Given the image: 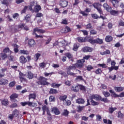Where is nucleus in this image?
Returning <instances> with one entry per match:
<instances>
[{
	"instance_id": "obj_32",
	"label": "nucleus",
	"mask_w": 124,
	"mask_h": 124,
	"mask_svg": "<svg viewBox=\"0 0 124 124\" xmlns=\"http://www.w3.org/2000/svg\"><path fill=\"white\" fill-rule=\"evenodd\" d=\"M110 13L111 15H113L114 16L116 15H118V13H119V11H115V10H112L110 11Z\"/></svg>"
},
{
	"instance_id": "obj_9",
	"label": "nucleus",
	"mask_w": 124,
	"mask_h": 124,
	"mask_svg": "<svg viewBox=\"0 0 124 124\" xmlns=\"http://www.w3.org/2000/svg\"><path fill=\"white\" fill-rule=\"evenodd\" d=\"M27 62V58H26V57H25V56H21L19 57V62H20V63L24 64L26 63V62Z\"/></svg>"
},
{
	"instance_id": "obj_26",
	"label": "nucleus",
	"mask_w": 124,
	"mask_h": 124,
	"mask_svg": "<svg viewBox=\"0 0 124 124\" xmlns=\"http://www.w3.org/2000/svg\"><path fill=\"white\" fill-rule=\"evenodd\" d=\"M25 77H26V75H24V74L21 72L19 73V78L21 82L25 80Z\"/></svg>"
},
{
	"instance_id": "obj_13",
	"label": "nucleus",
	"mask_w": 124,
	"mask_h": 124,
	"mask_svg": "<svg viewBox=\"0 0 124 124\" xmlns=\"http://www.w3.org/2000/svg\"><path fill=\"white\" fill-rule=\"evenodd\" d=\"M91 16L93 19H98V18H101L103 20H105V19H106V17L103 16H101L100 17L98 16L96 14H91Z\"/></svg>"
},
{
	"instance_id": "obj_42",
	"label": "nucleus",
	"mask_w": 124,
	"mask_h": 124,
	"mask_svg": "<svg viewBox=\"0 0 124 124\" xmlns=\"http://www.w3.org/2000/svg\"><path fill=\"white\" fill-rule=\"evenodd\" d=\"M24 27H25V24H20L17 26L18 31H21V30H22V29L24 28Z\"/></svg>"
},
{
	"instance_id": "obj_23",
	"label": "nucleus",
	"mask_w": 124,
	"mask_h": 124,
	"mask_svg": "<svg viewBox=\"0 0 124 124\" xmlns=\"http://www.w3.org/2000/svg\"><path fill=\"white\" fill-rule=\"evenodd\" d=\"M114 90L116 92H123L124 90V88L122 87H115Z\"/></svg>"
},
{
	"instance_id": "obj_38",
	"label": "nucleus",
	"mask_w": 124,
	"mask_h": 124,
	"mask_svg": "<svg viewBox=\"0 0 124 124\" xmlns=\"http://www.w3.org/2000/svg\"><path fill=\"white\" fill-rule=\"evenodd\" d=\"M13 18H14V19L16 20L19 19V14L18 13L14 14L13 15Z\"/></svg>"
},
{
	"instance_id": "obj_58",
	"label": "nucleus",
	"mask_w": 124,
	"mask_h": 124,
	"mask_svg": "<svg viewBox=\"0 0 124 124\" xmlns=\"http://www.w3.org/2000/svg\"><path fill=\"white\" fill-rule=\"evenodd\" d=\"M77 80H78L79 81H84V78L81 76H79L77 77Z\"/></svg>"
},
{
	"instance_id": "obj_22",
	"label": "nucleus",
	"mask_w": 124,
	"mask_h": 124,
	"mask_svg": "<svg viewBox=\"0 0 124 124\" xmlns=\"http://www.w3.org/2000/svg\"><path fill=\"white\" fill-rule=\"evenodd\" d=\"M46 65H47V62H44L39 64V68H45Z\"/></svg>"
},
{
	"instance_id": "obj_20",
	"label": "nucleus",
	"mask_w": 124,
	"mask_h": 124,
	"mask_svg": "<svg viewBox=\"0 0 124 124\" xmlns=\"http://www.w3.org/2000/svg\"><path fill=\"white\" fill-rule=\"evenodd\" d=\"M113 40V37L110 35H108L106 36L105 41L106 42H111Z\"/></svg>"
},
{
	"instance_id": "obj_28",
	"label": "nucleus",
	"mask_w": 124,
	"mask_h": 124,
	"mask_svg": "<svg viewBox=\"0 0 124 124\" xmlns=\"http://www.w3.org/2000/svg\"><path fill=\"white\" fill-rule=\"evenodd\" d=\"M13 115H14V117H15L16 118L18 117V116H19V111L17 109H15L13 111Z\"/></svg>"
},
{
	"instance_id": "obj_62",
	"label": "nucleus",
	"mask_w": 124,
	"mask_h": 124,
	"mask_svg": "<svg viewBox=\"0 0 124 124\" xmlns=\"http://www.w3.org/2000/svg\"><path fill=\"white\" fill-rule=\"evenodd\" d=\"M66 56L67 58H68V59H72V55L69 53H66Z\"/></svg>"
},
{
	"instance_id": "obj_21",
	"label": "nucleus",
	"mask_w": 124,
	"mask_h": 124,
	"mask_svg": "<svg viewBox=\"0 0 124 124\" xmlns=\"http://www.w3.org/2000/svg\"><path fill=\"white\" fill-rule=\"evenodd\" d=\"M1 103L2 105H4V106H7V105H8V100L6 99L1 100Z\"/></svg>"
},
{
	"instance_id": "obj_40",
	"label": "nucleus",
	"mask_w": 124,
	"mask_h": 124,
	"mask_svg": "<svg viewBox=\"0 0 124 124\" xmlns=\"http://www.w3.org/2000/svg\"><path fill=\"white\" fill-rule=\"evenodd\" d=\"M66 98H67V96H66L65 95H61L59 97V99L60 100H62V101H64V100H65V99H66Z\"/></svg>"
},
{
	"instance_id": "obj_44",
	"label": "nucleus",
	"mask_w": 124,
	"mask_h": 124,
	"mask_svg": "<svg viewBox=\"0 0 124 124\" xmlns=\"http://www.w3.org/2000/svg\"><path fill=\"white\" fill-rule=\"evenodd\" d=\"M78 48H79V44H75L73 48L74 51H77L78 50Z\"/></svg>"
},
{
	"instance_id": "obj_51",
	"label": "nucleus",
	"mask_w": 124,
	"mask_h": 124,
	"mask_svg": "<svg viewBox=\"0 0 124 124\" xmlns=\"http://www.w3.org/2000/svg\"><path fill=\"white\" fill-rule=\"evenodd\" d=\"M1 58L2 60H5L7 58V55L5 53H1Z\"/></svg>"
},
{
	"instance_id": "obj_2",
	"label": "nucleus",
	"mask_w": 124,
	"mask_h": 124,
	"mask_svg": "<svg viewBox=\"0 0 124 124\" xmlns=\"http://www.w3.org/2000/svg\"><path fill=\"white\" fill-rule=\"evenodd\" d=\"M22 106H26V105H28V106H32V107H35L37 105L36 103H32L31 102L27 101L20 103Z\"/></svg>"
},
{
	"instance_id": "obj_63",
	"label": "nucleus",
	"mask_w": 124,
	"mask_h": 124,
	"mask_svg": "<svg viewBox=\"0 0 124 124\" xmlns=\"http://www.w3.org/2000/svg\"><path fill=\"white\" fill-rule=\"evenodd\" d=\"M56 100V99L55 98V97L53 96H50L49 97V101L52 102V101H55Z\"/></svg>"
},
{
	"instance_id": "obj_41",
	"label": "nucleus",
	"mask_w": 124,
	"mask_h": 124,
	"mask_svg": "<svg viewBox=\"0 0 124 124\" xmlns=\"http://www.w3.org/2000/svg\"><path fill=\"white\" fill-rule=\"evenodd\" d=\"M49 93L52 94L58 93V90L51 88L50 90Z\"/></svg>"
},
{
	"instance_id": "obj_3",
	"label": "nucleus",
	"mask_w": 124,
	"mask_h": 124,
	"mask_svg": "<svg viewBox=\"0 0 124 124\" xmlns=\"http://www.w3.org/2000/svg\"><path fill=\"white\" fill-rule=\"evenodd\" d=\"M90 43L91 44H94L95 43H98L99 44H102L103 43V40L102 39H100L99 38H97L96 39L93 40V39H90L88 40Z\"/></svg>"
},
{
	"instance_id": "obj_61",
	"label": "nucleus",
	"mask_w": 124,
	"mask_h": 124,
	"mask_svg": "<svg viewBox=\"0 0 124 124\" xmlns=\"http://www.w3.org/2000/svg\"><path fill=\"white\" fill-rule=\"evenodd\" d=\"M65 104L67 105V106H68L71 104V102L70 101V100H67L65 101Z\"/></svg>"
},
{
	"instance_id": "obj_53",
	"label": "nucleus",
	"mask_w": 124,
	"mask_h": 124,
	"mask_svg": "<svg viewBox=\"0 0 124 124\" xmlns=\"http://www.w3.org/2000/svg\"><path fill=\"white\" fill-rule=\"evenodd\" d=\"M95 73H96V74H101V73H102V70L100 68H98L95 70Z\"/></svg>"
},
{
	"instance_id": "obj_29",
	"label": "nucleus",
	"mask_w": 124,
	"mask_h": 124,
	"mask_svg": "<svg viewBox=\"0 0 124 124\" xmlns=\"http://www.w3.org/2000/svg\"><path fill=\"white\" fill-rule=\"evenodd\" d=\"M35 4H36V2L35 1H31L30 3V6H29L30 10H32V7H33Z\"/></svg>"
},
{
	"instance_id": "obj_46",
	"label": "nucleus",
	"mask_w": 124,
	"mask_h": 124,
	"mask_svg": "<svg viewBox=\"0 0 124 124\" xmlns=\"http://www.w3.org/2000/svg\"><path fill=\"white\" fill-rule=\"evenodd\" d=\"M103 94L104 95L105 97H109L110 96V93L108 92H103Z\"/></svg>"
},
{
	"instance_id": "obj_34",
	"label": "nucleus",
	"mask_w": 124,
	"mask_h": 124,
	"mask_svg": "<svg viewBox=\"0 0 124 124\" xmlns=\"http://www.w3.org/2000/svg\"><path fill=\"white\" fill-rule=\"evenodd\" d=\"M42 109L43 111V115H45V112H46V111H47L49 109V108H48V107L46 106H44L42 107Z\"/></svg>"
},
{
	"instance_id": "obj_52",
	"label": "nucleus",
	"mask_w": 124,
	"mask_h": 124,
	"mask_svg": "<svg viewBox=\"0 0 124 124\" xmlns=\"http://www.w3.org/2000/svg\"><path fill=\"white\" fill-rule=\"evenodd\" d=\"M98 66H100L102 68H106L107 67V65L106 64H98Z\"/></svg>"
},
{
	"instance_id": "obj_30",
	"label": "nucleus",
	"mask_w": 124,
	"mask_h": 124,
	"mask_svg": "<svg viewBox=\"0 0 124 124\" xmlns=\"http://www.w3.org/2000/svg\"><path fill=\"white\" fill-rule=\"evenodd\" d=\"M13 47H14V51L16 53H18V51L19 50L18 49V48H19V46L17 45L16 44H13Z\"/></svg>"
},
{
	"instance_id": "obj_56",
	"label": "nucleus",
	"mask_w": 124,
	"mask_h": 124,
	"mask_svg": "<svg viewBox=\"0 0 124 124\" xmlns=\"http://www.w3.org/2000/svg\"><path fill=\"white\" fill-rule=\"evenodd\" d=\"M64 28L65 31V32H68L71 31V30L70 29V28H69V27L66 26L65 28Z\"/></svg>"
},
{
	"instance_id": "obj_47",
	"label": "nucleus",
	"mask_w": 124,
	"mask_h": 124,
	"mask_svg": "<svg viewBox=\"0 0 124 124\" xmlns=\"http://www.w3.org/2000/svg\"><path fill=\"white\" fill-rule=\"evenodd\" d=\"M84 108H85V107H81V106L78 107V108H77L78 112H81V111H83V110H84Z\"/></svg>"
},
{
	"instance_id": "obj_16",
	"label": "nucleus",
	"mask_w": 124,
	"mask_h": 124,
	"mask_svg": "<svg viewBox=\"0 0 124 124\" xmlns=\"http://www.w3.org/2000/svg\"><path fill=\"white\" fill-rule=\"evenodd\" d=\"M76 102L78 104H84L85 103V100L82 98H79L76 100Z\"/></svg>"
},
{
	"instance_id": "obj_12",
	"label": "nucleus",
	"mask_w": 124,
	"mask_h": 124,
	"mask_svg": "<svg viewBox=\"0 0 124 124\" xmlns=\"http://www.w3.org/2000/svg\"><path fill=\"white\" fill-rule=\"evenodd\" d=\"M25 76L28 78V79H32V78H33V74L31 71H28L26 73Z\"/></svg>"
},
{
	"instance_id": "obj_60",
	"label": "nucleus",
	"mask_w": 124,
	"mask_h": 124,
	"mask_svg": "<svg viewBox=\"0 0 124 124\" xmlns=\"http://www.w3.org/2000/svg\"><path fill=\"white\" fill-rule=\"evenodd\" d=\"M93 68V67L91 65H89L87 66V69L88 71L92 70Z\"/></svg>"
},
{
	"instance_id": "obj_19",
	"label": "nucleus",
	"mask_w": 124,
	"mask_h": 124,
	"mask_svg": "<svg viewBox=\"0 0 124 124\" xmlns=\"http://www.w3.org/2000/svg\"><path fill=\"white\" fill-rule=\"evenodd\" d=\"M18 96H19V95H18V94L13 93L10 96V98L11 100L12 101V100H14V99L16 98H18Z\"/></svg>"
},
{
	"instance_id": "obj_36",
	"label": "nucleus",
	"mask_w": 124,
	"mask_h": 124,
	"mask_svg": "<svg viewBox=\"0 0 124 124\" xmlns=\"http://www.w3.org/2000/svg\"><path fill=\"white\" fill-rule=\"evenodd\" d=\"M117 110V108L110 107L108 108V111L110 114H112L114 112V111Z\"/></svg>"
},
{
	"instance_id": "obj_8",
	"label": "nucleus",
	"mask_w": 124,
	"mask_h": 124,
	"mask_svg": "<svg viewBox=\"0 0 124 124\" xmlns=\"http://www.w3.org/2000/svg\"><path fill=\"white\" fill-rule=\"evenodd\" d=\"M101 96L97 94L92 95L90 96V98L91 100L94 99V100H96L97 101H99L100 100Z\"/></svg>"
},
{
	"instance_id": "obj_50",
	"label": "nucleus",
	"mask_w": 124,
	"mask_h": 124,
	"mask_svg": "<svg viewBox=\"0 0 124 124\" xmlns=\"http://www.w3.org/2000/svg\"><path fill=\"white\" fill-rule=\"evenodd\" d=\"M20 53L22 54V55H28L29 54V52L25 50H21Z\"/></svg>"
},
{
	"instance_id": "obj_49",
	"label": "nucleus",
	"mask_w": 124,
	"mask_h": 124,
	"mask_svg": "<svg viewBox=\"0 0 124 124\" xmlns=\"http://www.w3.org/2000/svg\"><path fill=\"white\" fill-rule=\"evenodd\" d=\"M103 121L105 124H112V121L109 120H107V119H103Z\"/></svg>"
},
{
	"instance_id": "obj_15",
	"label": "nucleus",
	"mask_w": 124,
	"mask_h": 124,
	"mask_svg": "<svg viewBox=\"0 0 124 124\" xmlns=\"http://www.w3.org/2000/svg\"><path fill=\"white\" fill-rule=\"evenodd\" d=\"M103 6L104 8L107 11H108V12H110V11H111V7L108 5V4H107V3H105L103 4Z\"/></svg>"
},
{
	"instance_id": "obj_24",
	"label": "nucleus",
	"mask_w": 124,
	"mask_h": 124,
	"mask_svg": "<svg viewBox=\"0 0 124 124\" xmlns=\"http://www.w3.org/2000/svg\"><path fill=\"white\" fill-rule=\"evenodd\" d=\"M41 9V7L39 5H36L34 8V12H38Z\"/></svg>"
},
{
	"instance_id": "obj_37",
	"label": "nucleus",
	"mask_w": 124,
	"mask_h": 124,
	"mask_svg": "<svg viewBox=\"0 0 124 124\" xmlns=\"http://www.w3.org/2000/svg\"><path fill=\"white\" fill-rule=\"evenodd\" d=\"M109 93H112L113 96H114V97H119V95L116 94V93H115V91L112 90H110Z\"/></svg>"
},
{
	"instance_id": "obj_33",
	"label": "nucleus",
	"mask_w": 124,
	"mask_h": 124,
	"mask_svg": "<svg viewBox=\"0 0 124 124\" xmlns=\"http://www.w3.org/2000/svg\"><path fill=\"white\" fill-rule=\"evenodd\" d=\"M62 86V84H57L56 83H53L51 84L52 88H60Z\"/></svg>"
},
{
	"instance_id": "obj_57",
	"label": "nucleus",
	"mask_w": 124,
	"mask_h": 124,
	"mask_svg": "<svg viewBox=\"0 0 124 124\" xmlns=\"http://www.w3.org/2000/svg\"><path fill=\"white\" fill-rule=\"evenodd\" d=\"M18 107V105H17V104L16 103L12 104L10 106L11 108H16V107Z\"/></svg>"
},
{
	"instance_id": "obj_11",
	"label": "nucleus",
	"mask_w": 124,
	"mask_h": 124,
	"mask_svg": "<svg viewBox=\"0 0 124 124\" xmlns=\"http://www.w3.org/2000/svg\"><path fill=\"white\" fill-rule=\"evenodd\" d=\"M83 52L84 53H88L89 52H92L93 50V49L92 47H89V46H85L82 49Z\"/></svg>"
},
{
	"instance_id": "obj_35",
	"label": "nucleus",
	"mask_w": 124,
	"mask_h": 124,
	"mask_svg": "<svg viewBox=\"0 0 124 124\" xmlns=\"http://www.w3.org/2000/svg\"><path fill=\"white\" fill-rule=\"evenodd\" d=\"M40 56H41V54H40V53H36L35 54L34 60L35 61V62H37V61H38V59L40 57Z\"/></svg>"
},
{
	"instance_id": "obj_14",
	"label": "nucleus",
	"mask_w": 124,
	"mask_h": 124,
	"mask_svg": "<svg viewBox=\"0 0 124 124\" xmlns=\"http://www.w3.org/2000/svg\"><path fill=\"white\" fill-rule=\"evenodd\" d=\"M33 32H38V33H44L45 32V31L39 29V28H35L33 29Z\"/></svg>"
},
{
	"instance_id": "obj_31",
	"label": "nucleus",
	"mask_w": 124,
	"mask_h": 124,
	"mask_svg": "<svg viewBox=\"0 0 124 124\" xmlns=\"http://www.w3.org/2000/svg\"><path fill=\"white\" fill-rule=\"evenodd\" d=\"M36 97V95H35V94L34 93H31V94H30L29 95V100L30 99H35Z\"/></svg>"
},
{
	"instance_id": "obj_64",
	"label": "nucleus",
	"mask_w": 124,
	"mask_h": 124,
	"mask_svg": "<svg viewBox=\"0 0 124 124\" xmlns=\"http://www.w3.org/2000/svg\"><path fill=\"white\" fill-rule=\"evenodd\" d=\"M118 118H123V117H124V114H123L121 111L118 112Z\"/></svg>"
},
{
	"instance_id": "obj_54",
	"label": "nucleus",
	"mask_w": 124,
	"mask_h": 124,
	"mask_svg": "<svg viewBox=\"0 0 124 124\" xmlns=\"http://www.w3.org/2000/svg\"><path fill=\"white\" fill-rule=\"evenodd\" d=\"M3 52L4 54H6V53H9V52H10V50L9 49V48L6 47L3 49Z\"/></svg>"
},
{
	"instance_id": "obj_7",
	"label": "nucleus",
	"mask_w": 124,
	"mask_h": 124,
	"mask_svg": "<svg viewBox=\"0 0 124 124\" xmlns=\"http://www.w3.org/2000/svg\"><path fill=\"white\" fill-rule=\"evenodd\" d=\"M51 112H53V113L56 115H60V114H61L60 110L57 107H53L51 108Z\"/></svg>"
},
{
	"instance_id": "obj_43",
	"label": "nucleus",
	"mask_w": 124,
	"mask_h": 124,
	"mask_svg": "<svg viewBox=\"0 0 124 124\" xmlns=\"http://www.w3.org/2000/svg\"><path fill=\"white\" fill-rule=\"evenodd\" d=\"M100 100H101V101H103V102H105V103H107V102H109V100H108V99H107V98H102L100 97Z\"/></svg>"
},
{
	"instance_id": "obj_45",
	"label": "nucleus",
	"mask_w": 124,
	"mask_h": 124,
	"mask_svg": "<svg viewBox=\"0 0 124 124\" xmlns=\"http://www.w3.org/2000/svg\"><path fill=\"white\" fill-rule=\"evenodd\" d=\"M25 20L27 22H30V20H31V15H27L25 17Z\"/></svg>"
},
{
	"instance_id": "obj_18",
	"label": "nucleus",
	"mask_w": 124,
	"mask_h": 124,
	"mask_svg": "<svg viewBox=\"0 0 124 124\" xmlns=\"http://www.w3.org/2000/svg\"><path fill=\"white\" fill-rule=\"evenodd\" d=\"M110 1H111V3H112L113 6L114 7L117 8L118 7V6L116 5V3H119L120 2V0H110Z\"/></svg>"
},
{
	"instance_id": "obj_27",
	"label": "nucleus",
	"mask_w": 124,
	"mask_h": 124,
	"mask_svg": "<svg viewBox=\"0 0 124 124\" xmlns=\"http://www.w3.org/2000/svg\"><path fill=\"white\" fill-rule=\"evenodd\" d=\"M77 40L78 41V42H86V41H87L86 38H82L81 37H78Z\"/></svg>"
},
{
	"instance_id": "obj_1",
	"label": "nucleus",
	"mask_w": 124,
	"mask_h": 124,
	"mask_svg": "<svg viewBox=\"0 0 124 124\" xmlns=\"http://www.w3.org/2000/svg\"><path fill=\"white\" fill-rule=\"evenodd\" d=\"M84 62H85V60L81 59L80 60L78 61L77 63L75 65H71L68 67L67 73L68 75H70L71 76H75L77 73H73L72 71H74V70H76V67L78 68H82L84 66Z\"/></svg>"
},
{
	"instance_id": "obj_5",
	"label": "nucleus",
	"mask_w": 124,
	"mask_h": 124,
	"mask_svg": "<svg viewBox=\"0 0 124 124\" xmlns=\"http://www.w3.org/2000/svg\"><path fill=\"white\" fill-rule=\"evenodd\" d=\"M93 6L94 7V8L97 9L98 12L100 14H102V10H101V4L97 3H94V4H93Z\"/></svg>"
},
{
	"instance_id": "obj_10",
	"label": "nucleus",
	"mask_w": 124,
	"mask_h": 124,
	"mask_svg": "<svg viewBox=\"0 0 124 124\" xmlns=\"http://www.w3.org/2000/svg\"><path fill=\"white\" fill-rule=\"evenodd\" d=\"M68 5V2L65 0H60V5L62 7H66Z\"/></svg>"
},
{
	"instance_id": "obj_48",
	"label": "nucleus",
	"mask_w": 124,
	"mask_h": 124,
	"mask_svg": "<svg viewBox=\"0 0 124 124\" xmlns=\"http://www.w3.org/2000/svg\"><path fill=\"white\" fill-rule=\"evenodd\" d=\"M33 35H35V37L36 38H43L44 36L43 35H38L37 34H36V32H33Z\"/></svg>"
},
{
	"instance_id": "obj_59",
	"label": "nucleus",
	"mask_w": 124,
	"mask_h": 124,
	"mask_svg": "<svg viewBox=\"0 0 124 124\" xmlns=\"http://www.w3.org/2000/svg\"><path fill=\"white\" fill-rule=\"evenodd\" d=\"M27 9H28V6H25L24 9L21 11V14L23 13H26V11H27Z\"/></svg>"
},
{
	"instance_id": "obj_25",
	"label": "nucleus",
	"mask_w": 124,
	"mask_h": 124,
	"mask_svg": "<svg viewBox=\"0 0 124 124\" xmlns=\"http://www.w3.org/2000/svg\"><path fill=\"white\" fill-rule=\"evenodd\" d=\"M7 83H8V80L7 79L2 78L0 80V85H4L7 84Z\"/></svg>"
},
{
	"instance_id": "obj_17",
	"label": "nucleus",
	"mask_w": 124,
	"mask_h": 124,
	"mask_svg": "<svg viewBox=\"0 0 124 124\" xmlns=\"http://www.w3.org/2000/svg\"><path fill=\"white\" fill-rule=\"evenodd\" d=\"M79 85L73 86L72 87L71 90L72 91H73L74 92L77 93L78 92H79Z\"/></svg>"
},
{
	"instance_id": "obj_39",
	"label": "nucleus",
	"mask_w": 124,
	"mask_h": 124,
	"mask_svg": "<svg viewBox=\"0 0 124 124\" xmlns=\"http://www.w3.org/2000/svg\"><path fill=\"white\" fill-rule=\"evenodd\" d=\"M91 103L92 105H93V106H95L99 104V103H98V102H95L93 99L91 100Z\"/></svg>"
},
{
	"instance_id": "obj_4",
	"label": "nucleus",
	"mask_w": 124,
	"mask_h": 124,
	"mask_svg": "<svg viewBox=\"0 0 124 124\" xmlns=\"http://www.w3.org/2000/svg\"><path fill=\"white\" fill-rule=\"evenodd\" d=\"M47 79L43 77H40L39 78V80L41 85H43L44 86L45 85H48L49 83L47 82Z\"/></svg>"
},
{
	"instance_id": "obj_6",
	"label": "nucleus",
	"mask_w": 124,
	"mask_h": 124,
	"mask_svg": "<svg viewBox=\"0 0 124 124\" xmlns=\"http://www.w3.org/2000/svg\"><path fill=\"white\" fill-rule=\"evenodd\" d=\"M35 44H36V43H35V41H34V40L33 39L29 40L28 41L29 47H34Z\"/></svg>"
},
{
	"instance_id": "obj_55",
	"label": "nucleus",
	"mask_w": 124,
	"mask_h": 124,
	"mask_svg": "<svg viewBox=\"0 0 124 124\" xmlns=\"http://www.w3.org/2000/svg\"><path fill=\"white\" fill-rule=\"evenodd\" d=\"M61 24H62V25H67V20H66V19H62Z\"/></svg>"
}]
</instances>
